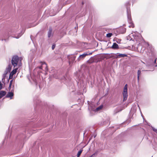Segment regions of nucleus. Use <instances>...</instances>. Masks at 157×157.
<instances>
[{
	"instance_id": "9d476101",
	"label": "nucleus",
	"mask_w": 157,
	"mask_h": 157,
	"mask_svg": "<svg viewBox=\"0 0 157 157\" xmlns=\"http://www.w3.org/2000/svg\"><path fill=\"white\" fill-rule=\"evenodd\" d=\"M53 36V33H52V30L51 28H50L48 31V37H50Z\"/></svg>"
},
{
	"instance_id": "c756f323",
	"label": "nucleus",
	"mask_w": 157,
	"mask_h": 157,
	"mask_svg": "<svg viewBox=\"0 0 157 157\" xmlns=\"http://www.w3.org/2000/svg\"><path fill=\"white\" fill-rule=\"evenodd\" d=\"M156 62V59H155V61H154V62Z\"/></svg>"
},
{
	"instance_id": "5701e85b",
	"label": "nucleus",
	"mask_w": 157,
	"mask_h": 157,
	"mask_svg": "<svg viewBox=\"0 0 157 157\" xmlns=\"http://www.w3.org/2000/svg\"><path fill=\"white\" fill-rule=\"evenodd\" d=\"M152 128L153 131L157 133V129L152 127Z\"/></svg>"
},
{
	"instance_id": "f257e3e1",
	"label": "nucleus",
	"mask_w": 157,
	"mask_h": 157,
	"mask_svg": "<svg viewBox=\"0 0 157 157\" xmlns=\"http://www.w3.org/2000/svg\"><path fill=\"white\" fill-rule=\"evenodd\" d=\"M130 36H133V40L136 41L137 43H139V44L143 42V40L141 35L137 32H135L132 33L130 34Z\"/></svg>"
},
{
	"instance_id": "a878e982",
	"label": "nucleus",
	"mask_w": 157,
	"mask_h": 157,
	"mask_svg": "<svg viewBox=\"0 0 157 157\" xmlns=\"http://www.w3.org/2000/svg\"><path fill=\"white\" fill-rule=\"evenodd\" d=\"M55 48V45H53L52 46V48L53 50Z\"/></svg>"
},
{
	"instance_id": "dca6fc26",
	"label": "nucleus",
	"mask_w": 157,
	"mask_h": 157,
	"mask_svg": "<svg viewBox=\"0 0 157 157\" xmlns=\"http://www.w3.org/2000/svg\"><path fill=\"white\" fill-rule=\"evenodd\" d=\"M127 56V55L125 54H119L118 55V56L122 57H125Z\"/></svg>"
},
{
	"instance_id": "9b49d317",
	"label": "nucleus",
	"mask_w": 157,
	"mask_h": 157,
	"mask_svg": "<svg viewBox=\"0 0 157 157\" xmlns=\"http://www.w3.org/2000/svg\"><path fill=\"white\" fill-rule=\"evenodd\" d=\"M6 92L5 91H1L0 92V98H2L6 94Z\"/></svg>"
},
{
	"instance_id": "423d86ee",
	"label": "nucleus",
	"mask_w": 157,
	"mask_h": 157,
	"mask_svg": "<svg viewBox=\"0 0 157 157\" xmlns=\"http://www.w3.org/2000/svg\"><path fill=\"white\" fill-rule=\"evenodd\" d=\"M17 68H15L14 70H13L11 72L9 76V79H11L13 78V76L17 72Z\"/></svg>"
},
{
	"instance_id": "aec40b11",
	"label": "nucleus",
	"mask_w": 157,
	"mask_h": 157,
	"mask_svg": "<svg viewBox=\"0 0 157 157\" xmlns=\"http://www.w3.org/2000/svg\"><path fill=\"white\" fill-rule=\"evenodd\" d=\"M12 66L10 65H8V68H7V70L8 71H10L11 69Z\"/></svg>"
},
{
	"instance_id": "c85d7f7f",
	"label": "nucleus",
	"mask_w": 157,
	"mask_h": 157,
	"mask_svg": "<svg viewBox=\"0 0 157 157\" xmlns=\"http://www.w3.org/2000/svg\"><path fill=\"white\" fill-rule=\"evenodd\" d=\"M141 62H142L143 63H144V64H145V63L144 62H143V61H142Z\"/></svg>"
},
{
	"instance_id": "1a4fd4ad",
	"label": "nucleus",
	"mask_w": 157,
	"mask_h": 157,
	"mask_svg": "<svg viewBox=\"0 0 157 157\" xmlns=\"http://www.w3.org/2000/svg\"><path fill=\"white\" fill-rule=\"evenodd\" d=\"M88 55V54L86 53H84L81 55H80L79 57L78 58V61H80V60L82 59L85 57L86 56Z\"/></svg>"
},
{
	"instance_id": "4be33fe9",
	"label": "nucleus",
	"mask_w": 157,
	"mask_h": 157,
	"mask_svg": "<svg viewBox=\"0 0 157 157\" xmlns=\"http://www.w3.org/2000/svg\"><path fill=\"white\" fill-rule=\"evenodd\" d=\"M6 75L5 74L3 75V78L2 79V82H4V80H5V77Z\"/></svg>"
},
{
	"instance_id": "6ab92c4d",
	"label": "nucleus",
	"mask_w": 157,
	"mask_h": 157,
	"mask_svg": "<svg viewBox=\"0 0 157 157\" xmlns=\"http://www.w3.org/2000/svg\"><path fill=\"white\" fill-rule=\"evenodd\" d=\"M78 84H79L80 85H81V86H83L84 87V85H83V81H80L79 82H78Z\"/></svg>"
},
{
	"instance_id": "39448f33",
	"label": "nucleus",
	"mask_w": 157,
	"mask_h": 157,
	"mask_svg": "<svg viewBox=\"0 0 157 157\" xmlns=\"http://www.w3.org/2000/svg\"><path fill=\"white\" fill-rule=\"evenodd\" d=\"M40 64L41 65L40 66L36 68L34 71H36L38 69H43V70L46 71L47 70V66L46 63L44 62H40Z\"/></svg>"
},
{
	"instance_id": "f03ea898",
	"label": "nucleus",
	"mask_w": 157,
	"mask_h": 157,
	"mask_svg": "<svg viewBox=\"0 0 157 157\" xmlns=\"http://www.w3.org/2000/svg\"><path fill=\"white\" fill-rule=\"evenodd\" d=\"M17 32L16 29L14 28L12 29L8 33V34L10 35H13V37L17 39L19 38L22 35L23 33H20L17 35H15L14 36L15 33H17Z\"/></svg>"
},
{
	"instance_id": "7c9ffc66",
	"label": "nucleus",
	"mask_w": 157,
	"mask_h": 157,
	"mask_svg": "<svg viewBox=\"0 0 157 157\" xmlns=\"http://www.w3.org/2000/svg\"><path fill=\"white\" fill-rule=\"evenodd\" d=\"M147 45H149L147 43Z\"/></svg>"
},
{
	"instance_id": "f8f14e48",
	"label": "nucleus",
	"mask_w": 157,
	"mask_h": 157,
	"mask_svg": "<svg viewBox=\"0 0 157 157\" xmlns=\"http://www.w3.org/2000/svg\"><path fill=\"white\" fill-rule=\"evenodd\" d=\"M112 48L113 49H117L118 48V45L116 43H114L112 45Z\"/></svg>"
},
{
	"instance_id": "ddd939ff",
	"label": "nucleus",
	"mask_w": 157,
	"mask_h": 157,
	"mask_svg": "<svg viewBox=\"0 0 157 157\" xmlns=\"http://www.w3.org/2000/svg\"><path fill=\"white\" fill-rule=\"evenodd\" d=\"M103 106L102 105H101L99 106L98 107L96 108V109L94 110L95 112L101 110L103 108Z\"/></svg>"
},
{
	"instance_id": "412c9836",
	"label": "nucleus",
	"mask_w": 157,
	"mask_h": 157,
	"mask_svg": "<svg viewBox=\"0 0 157 157\" xmlns=\"http://www.w3.org/2000/svg\"><path fill=\"white\" fill-rule=\"evenodd\" d=\"M112 35L113 34L112 33H108L106 34V37L109 38L111 37Z\"/></svg>"
},
{
	"instance_id": "f3484780",
	"label": "nucleus",
	"mask_w": 157,
	"mask_h": 157,
	"mask_svg": "<svg viewBox=\"0 0 157 157\" xmlns=\"http://www.w3.org/2000/svg\"><path fill=\"white\" fill-rule=\"evenodd\" d=\"M120 32L121 33H124L126 32V29L125 28H122Z\"/></svg>"
},
{
	"instance_id": "6e6552de",
	"label": "nucleus",
	"mask_w": 157,
	"mask_h": 157,
	"mask_svg": "<svg viewBox=\"0 0 157 157\" xmlns=\"http://www.w3.org/2000/svg\"><path fill=\"white\" fill-rule=\"evenodd\" d=\"M13 96V93L11 91L9 92L6 94V98H10V99H12V97Z\"/></svg>"
},
{
	"instance_id": "393cba45",
	"label": "nucleus",
	"mask_w": 157,
	"mask_h": 157,
	"mask_svg": "<svg viewBox=\"0 0 157 157\" xmlns=\"http://www.w3.org/2000/svg\"><path fill=\"white\" fill-rule=\"evenodd\" d=\"M12 80H11L10 81V84L9 85V88H10V87L11 86V85H12Z\"/></svg>"
},
{
	"instance_id": "bb28decb",
	"label": "nucleus",
	"mask_w": 157,
	"mask_h": 157,
	"mask_svg": "<svg viewBox=\"0 0 157 157\" xmlns=\"http://www.w3.org/2000/svg\"><path fill=\"white\" fill-rule=\"evenodd\" d=\"M94 155H95V154H93L92 155H91L89 157H95Z\"/></svg>"
},
{
	"instance_id": "b1692460",
	"label": "nucleus",
	"mask_w": 157,
	"mask_h": 157,
	"mask_svg": "<svg viewBox=\"0 0 157 157\" xmlns=\"http://www.w3.org/2000/svg\"><path fill=\"white\" fill-rule=\"evenodd\" d=\"M2 84L1 83V82H0V90L2 89Z\"/></svg>"
},
{
	"instance_id": "4468645a",
	"label": "nucleus",
	"mask_w": 157,
	"mask_h": 157,
	"mask_svg": "<svg viewBox=\"0 0 157 157\" xmlns=\"http://www.w3.org/2000/svg\"><path fill=\"white\" fill-rule=\"evenodd\" d=\"M141 71L140 70H138L137 72V79L138 81H139V77L141 74Z\"/></svg>"
},
{
	"instance_id": "a211bd4d",
	"label": "nucleus",
	"mask_w": 157,
	"mask_h": 157,
	"mask_svg": "<svg viewBox=\"0 0 157 157\" xmlns=\"http://www.w3.org/2000/svg\"><path fill=\"white\" fill-rule=\"evenodd\" d=\"M129 23L130 24L129 25V27L134 28V26L132 21L131 22H129Z\"/></svg>"
},
{
	"instance_id": "20e7f679",
	"label": "nucleus",
	"mask_w": 157,
	"mask_h": 157,
	"mask_svg": "<svg viewBox=\"0 0 157 157\" xmlns=\"http://www.w3.org/2000/svg\"><path fill=\"white\" fill-rule=\"evenodd\" d=\"M19 60V57L17 56H14L12 57L11 60V63L12 64L14 67H15L17 65Z\"/></svg>"
},
{
	"instance_id": "cd10ccee",
	"label": "nucleus",
	"mask_w": 157,
	"mask_h": 157,
	"mask_svg": "<svg viewBox=\"0 0 157 157\" xmlns=\"http://www.w3.org/2000/svg\"><path fill=\"white\" fill-rule=\"evenodd\" d=\"M87 62H88V63H90L89 60Z\"/></svg>"
},
{
	"instance_id": "2eb2a0df",
	"label": "nucleus",
	"mask_w": 157,
	"mask_h": 157,
	"mask_svg": "<svg viewBox=\"0 0 157 157\" xmlns=\"http://www.w3.org/2000/svg\"><path fill=\"white\" fill-rule=\"evenodd\" d=\"M82 151L83 150L81 149L78 152L77 154V157H79Z\"/></svg>"
},
{
	"instance_id": "0eeeda50",
	"label": "nucleus",
	"mask_w": 157,
	"mask_h": 157,
	"mask_svg": "<svg viewBox=\"0 0 157 157\" xmlns=\"http://www.w3.org/2000/svg\"><path fill=\"white\" fill-rule=\"evenodd\" d=\"M127 17L128 22H131V17L130 14V12L129 10H127Z\"/></svg>"
},
{
	"instance_id": "7ed1b4c3",
	"label": "nucleus",
	"mask_w": 157,
	"mask_h": 157,
	"mask_svg": "<svg viewBox=\"0 0 157 157\" xmlns=\"http://www.w3.org/2000/svg\"><path fill=\"white\" fill-rule=\"evenodd\" d=\"M128 85L127 84H126L124 86L123 92V101H126L127 98L128 96Z\"/></svg>"
}]
</instances>
